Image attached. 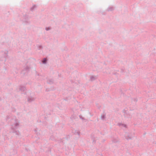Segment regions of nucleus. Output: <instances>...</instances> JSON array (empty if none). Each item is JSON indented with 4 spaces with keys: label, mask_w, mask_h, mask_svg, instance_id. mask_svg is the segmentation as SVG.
I'll use <instances>...</instances> for the list:
<instances>
[{
    "label": "nucleus",
    "mask_w": 156,
    "mask_h": 156,
    "mask_svg": "<svg viewBox=\"0 0 156 156\" xmlns=\"http://www.w3.org/2000/svg\"><path fill=\"white\" fill-rule=\"evenodd\" d=\"M12 122V124L11 128L12 132L15 133L17 135H19L20 133L17 129L19 126L18 121L16 120H14L13 122Z\"/></svg>",
    "instance_id": "1"
},
{
    "label": "nucleus",
    "mask_w": 156,
    "mask_h": 156,
    "mask_svg": "<svg viewBox=\"0 0 156 156\" xmlns=\"http://www.w3.org/2000/svg\"><path fill=\"white\" fill-rule=\"evenodd\" d=\"M118 125L121 127L127 128V126L125 124L122 123H118Z\"/></svg>",
    "instance_id": "2"
},
{
    "label": "nucleus",
    "mask_w": 156,
    "mask_h": 156,
    "mask_svg": "<svg viewBox=\"0 0 156 156\" xmlns=\"http://www.w3.org/2000/svg\"><path fill=\"white\" fill-rule=\"evenodd\" d=\"M97 79V77L96 76H91L90 77V80L93 81Z\"/></svg>",
    "instance_id": "3"
},
{
    "label": "nucleus",
    "mask_w": 156,
    "mask_h": 156,
    "mask_svg": "<svg viewBox=\"0 0 156 156\" xmlns=\"http://www.w3.org/2000/svg\"><path fill=\"white\" fill-rule=\"evenodd\" d=\"M47 62V59L44 58L42 61V62L44 64H45Z\"/></svg>",
    "instance_id": "4"
},
{
    "label": "nucleus",
    "mask_w": 156,
    "mask_h": 156,
    "mask_svg": "<svg viewBox=\"0 0 156 156\" xmlns=\"http://www.w3.org/2000/svg\"><path fill=\"white\" fill-rule=\"evenodd\" d=\"M51 28L50 27H48L46 28V30H48L51 29Z\"/></svg>",
    "instance_id": "5"
},
{
    "label": "nucleus",
    "mask_w": 156,
    "mask_h": 156,
    "mask_svg": "<svg viewBox=\"0 0 156 156\" xmlns=\"http://www.w3.org/2000/svg\"><path fill=\"white\" fill-rule=\"evenodd\" d=\"M102 118H103V119L104 118V116H103V117H102Z\"/></svg>",
    "instance_id": "6"
}]
</instances>
